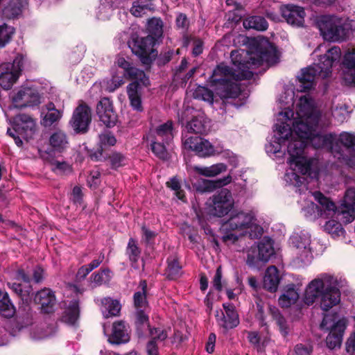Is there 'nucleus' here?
Instances as JSON below:
<instances>
[{"mask_svg": "<svg viewBox=\"0 0 355 355\" xmlns=\"http://www.w3.org/2000/svg\"><path fill=\"white\" fill-rule=\"evenodd\" d=\"M243 26L247 29L265 31L268 28V23L261 16H251L243 21Z\"/></svg>", "mask_w": 355, "mask_h": 355, "instance_id": "obj_39", "label": "nucleus"}, {"mask_svg": "<svg viewBox=\"0 0 355 355\" xmlns=\"http://www.w3.org/2000/svg\"><path fill=\"white\" fill-rule=\"evenodd\" d=\"M324 229L327 233L331 234L333 236H340L343 232L341 224L335 220H329L327 221L324 225Z\"/></svg>", "mask_w": 355, "mask_h": 355, "instance_id": "obj_52", "label": "nucleus"}, {"mask_svg": "<svg viewBox=\"0 0 355 355\" xmlns=\"http://www.w3.org/2000/svg\"><path fill=\"white\" fill-rule=\"evenodd\" d=\"M270 312L279 327V329L283 336H286L289 331V325L287 320L282 316L279 310L276 307H270Z\"/></svg>", "mask_w": 355, "mask_h": 355, "instance_id": "obj_42", "label": "nucleus"}, {"mask_svg": "<svg viewBox=\"0 0 355 355\" xmlns=\"http://www.w3.org/2000/svg\"><path fill=\"white\" fill-rule=\"evenodd\" d=\"M195 171L205 177H215L227 171V166L223 163H218L209 166H195Z\"/></svg>", "mask_w": 355, "mask_h": 355, "instance_id": "obj_37", "label": "nucleus"}, {"mask_svg": "<svg viewBox=\"0 0 355 355\" xmlns=\"http://www.w3.org/2000/svg\"><path fill=\"white\" fill-rule=\"evenodd\" d=\"M24 0H3L0 6V10L5 19L18 17L26 6Z\"/></svg>", "mask_w": 355, "mask_h": 355, "instance_id": "obj_23", "label": "nucleus"}, {"mask_svg": "<svg viewBox=\"0 0 355 355\" xmlns=\"http://www.w3.org/2000/svg\"><path fill=\"white\" fill-rule=\"evenodd\" d=\"M194 96L196 98L201 99L209 103H213L214 94L209 89L204 87H199L194 92Z\"/></svg>", "mask_w": 355, "mask_h": 355, "instance_id": "obj_53", "label": "nucleus"}, {"mask_svg": "<svg viewBox=\"0 0 355 355\" xmlns=\"http://www.w3.org/2000/svg\"><path fill=\"white\" fill-rule=\"evenodd\" d=\"M141 86L137 82L130 83L127 87V93L131 106L137 111L142 110L140 94Z\"/></svg>", "mask_w": 355, "mask_h": 355, "instance_id": "obj_34", "label": "nucleus"}, {"mask_svg": "<svg viewBox=\"0 0 355 355\" xmlns=\"http://www.w3.org/2000/svg\"><path fill=\"white\" fill-rule=\"evenodd\" d=\"M150 10L148 5H143L139 1H135L132 8H130V12L137 17H141L146 13V11Z\"/></svg>", "mask_w": 355, "mask_h": 355, "instance_id": "obj_57", "label": "nucleus"}, {"mask_svg": "<svg viewBox=\"0 0 355 355\" xmlns=\"http://www.w3.org/2000/svg\"><path fill=\"white\" fill-rule=\"evenodd\" d=\"M130 340L128 327L123 321H116L112 324V334L108 341L112 344L119 345L125 343Z\"/></svg>", "mask_w": 355, "mask_h": 355, "instance_id": "obj_25", "label": "nucleus"}, {"mask_svg": "<svg viewBox=\"0 0 355 355\" xmlns=\"http://www.w3.org/2000/svg\"><path fill=\"white\" fill-rule=\"evenodd\" d=\"M230 58L233 67L220 64L211 77V85L221 98L238 97L241 89L237 81L250 79L253 76L251 69L264 64L268 67L278 60L275 48L268 42L259 45L256 51L250 53L244 50L233 51Z\"/></svg>", "mask_w": 355, "mask_h": 355, "instance_id": "obj_1", "label": "nucleus"}, {"mask_svg": "<svg viewBox=\"0 0 355 355\" xmlns=\"http://www.w3.org/2000/svg\"><path fill=\"white\" fill-rule=\"evenodd\" d=\"M92 121L90 107L85 103H80L74 110L69 123L77 133H84L88 130Z\"/></svg>", "mask_w": 355, "mask_h": 355, "instance_id": "obj_15", "label": "nucleus"}, {"mask_svg": "<svg viewBox=\"0 0 355 355\" xmlns=\"http://www.w3.org/2000/svg\"><path fill=\"white\" fill-rule=\"evenodd\" d=\"M279 283V275L277 268L274 266H269L263 277V287L270 292H275L277 289Z\"/></svg>", "mask_w": 355, "mask_h": 355, "instance_id": "obj_33", "label": "nucleus"}, {"mask_svg": "<svg viewBox=\"0 0 355 355\" xmlns=\"http://www.w3.org/2000/svg\"><path fill=\"white\" fill-rule=\"evenodd\" d=\"M222 229L226 232L223 239L225 241H236L239 235L248 234L251 239L257 238L262 234V228L256 223L252 214L242 211H234L225 221Z\"/></svg>", "mask_w": 355, "mask_h": 355, "instance_id": "obj_5", "label": "nucleus"}, {"mask_svg": "<svg viewBox=\"0 0 355 355\" xmlns=\"http://www.w3.org/2000/svg\"><path fill=\"white\" fill-rule=\"evenodd\" d=\"M49 143L54 152L62 153L68 148L69 139L64 131L58 130L51 135Z\"/></svg>", "mask_w": 355, "mask_h": 355, "instance_id": "obj_30", "label": "nucleus"}, {"mask_svg": "<svg viewBox=\"0 0 355 355\" xmlns=\"http://www.w3.org/2000/svg\"><path fill=\"white\" fill-rule=\"evenodd\" d=\"M291 241L297 249L302 250V252L300 253L301 261L305 263L310 262L312 255L309 248V239L306 238L302 239L301 236L295 235L291 238Z\"/></svg>", "mask_w": 355, "mask_h": 355, "instance_id": "obj_31", "label": "nucleus"}, {"mask_svg": "<svg viewBox=\"0 0 355 355\" xmlns=\"http://www.w3.org/2000/svg\"><path fill=\"white\" fill-rule=\"evenodd\" d=\"M223 306L225 309V313L223 312L219 313L217 311L216 314L219 325L226 329L236 327L239 323V320L234 306L232 304H223Z\"/></svg>", "mask_w": 355, "mask_h": 355, "instance_id": "obj_22", "label": "nucleus"}, {"mask_svg": "<svg viewBox=\"0 0 355 355\" xmlns=\"http://www.w3.org/2000/svg\"><path fill=\"white\" fill-rule=\"evenodd\" d=\"M109 159L111 166L114 168H117L125 164L126 159L120 153H114L110 156Z\"/></svg>", "mask_w": 355, "mask_h": 355, "instance_id": "obj_59", "label": "nucleus"}, {"mask_svg": "<svg viewBox=\"0 0 355 355\" xmlns=\"http://www.w3.org/2000/svg\"><path fill=\"white\" fill-rule=\"evenodd\" d=\"M12 101L15 107H31L40 103V96L34 89L26 87L20 89L12 97Z\"/></svg>", "mask_w": 355, "mask_h": 355, "instance_id": "obj_19", "label": "nucleus"}, {"mask_svg": "<svg viewBox=\"0 0 355 355\" xmlns=\"http://www.w3.org/2000/svg\"><path fill=\"white\" fill-rule=\"evenodd\" d=\"M173 138V123L171 121L152 128L147 135V139L149 141H163L166 144H168Z\"/></svg>", "mask_w": 355, "mask_h": 355, "instance_id": "obj_21", "label": "nucleus"}, {"mask_svg": "<svg viewBox=\"0 0 355 355\" xmlns=\"http://www.w3.org/2000/svg\"><path fill=\"white\" fill-rule=\"evenodd\" d=\"M7 286L11 288L18 296H19L23 300H26V292L22 291L21 286L17 283L8 282Z\"/></svg>", "mask_w": 355, "mask_h": 355, "instance_id": "obj_62", "label": "nucleus"}, {"mask_svg": "<svg viewBox=\"0 0 355 355\" xmlns=\"http://www.w3.org/2000/svg\"><path fill=\"white\" fill-rule=\"evenodd\" d=\"M14 33L15 29L13 27L6 24L0 25V48L4 47L10 42Z\"/></svg>", "mask_w": 355, "mask_h": 355, "instance_id": "obj_50", "label": "nucleus"}, {"mask_svg": "<svg viewBox=\"0 0 355 355\" xmlns=\"http://www.w3.org/2000/svg\"><path fill=\"white\" fill-rule=\"evenodd\" d=\"M14 130L25 139H31L36 131V122L31 116L19 114L15 116Z\"/></svg>", "mask_w": 355, "mask_h": 355, "instance_id": "obj_17", "label": "nucleus"}, {"mask_svg": "<svg viewBox=\"0 0 355 355\" xmlns=\"http://www.w3.org/2000/svg\"><path fill=\"white\" fill-rule=\"evenodd\" d=\"M27 58L17 54L12 63L6 62L0 65V85L4 89H10L19 76Z\"/></svg>", "mask_w": 355, "mask_h": 355, "instance_id": "obj_10", "label": "nucleus"}, {"mask_svg": "<svg viewBox=\"0 0 355 355\" xmlns=\"http://www.w3.org/2000/svg\"><path fill=\"white\" fill-rule=\"evenodd\" d=\"M166 185L175 192V195L178 199L183 201L184 200V193L183 191L180 189V182L176 178L170 179V180L166 182Z\"/></svg>", "mask_w": 355, "mask_h": 355, "instance_id": "obj_58", "label": "nucleus"}, {"mask_svg": "<svg viewBox=\"0 0 355 355\" xmlns=\"http://www.w3.org/2000/svg\"><path fill=\"white\" fill-rule=\"evenodd\" d=\"M347 284L345 279L321 274L306 286L304 302L307 305H311L320 297L321 309L327 311L340 302V290Z\"/></svg>", "mask_w": 355, "mask_h": 355, "instance_id": "obj_4", "label": "nucleus"}, {"mask_svg": "<svg viewBox=\"0 0 355 355\" xmlns=\"http://www.w3.org/2000/svg\"><path fill=\"white\" fill-rule=\"evenodd\" d=\"M294 112L289 108H285L278 114L277 122L275 125V139L266 145V151L270 155L275 157H283L284 150H282V146L288 142L287 146L292 140H296L292 124Z\"/></svg>", "mask_w": 355, "mask_h": 355, "instance_id": "obj_7", "label": "nucleus"}, {"mask_svg": "<svg viewBox=\"0 0 355 355\" xmlns=\"http://www.w3.org/2000/svg\"><path fill=\"white\" fill-rule=\"evenodd\" d=\"M339 219L344 223H349L355 219V207L342 205L336 211Z\"/></svg>", "mask_w": 355, "mask_h": 355, "instance_id": "obj_47", "label": "nucleus"}, {"mask_svg": "<svg viewBox=\"0 0 355 355\" xmlns=\"http://www.w3.org/2000/svg\"><path fill=\"white\" fill-rule=\"evenodd\" d=\"M115 143V137L107 130L99 135V144L101 150L107 147L114 146Z\"/></svg>", "mask_w": 355, "mask_h": 355, "instance_id": "obj_55", "label": "nucleus"}, {"mask_svg": "<svg viewBox=\"0 0 355 355\" xmlns=\"http://www.w3.org/2000/svg\"><path fill=\"white\" fill-rule=\"evenodd\" d=\"M117 67L123 70L124 78L130 80H133L141 85L147 86L149 84V80L146 77L144 71L140 70L133 66L132 63L126 60L123 57H118L115 61Z\"/></svg>", "mask_w": 355, "mask_h": 355, "instance_id": "obj_16", "label": "nucleus"}, {"mask_svg": "<svg viewBox=\"0 0 355 355\" xmlns=\"http://www.w3.org/2000/svg\"><path fill=\"white\" fill-rule=\"evenodd\" d=\"M96 114L101 122L107 127L114 126L117 121V114L113 109L109 98H103L96 105Z\"/></svg>", "mask_w": 355, "mask_h": 355, "instance_id": "obj_18", "label": "nucleus"}, {"mask_svg": "<svg viewBox=\"0 0 355 355\" xmlns=\"http://www.w3.org/2000/svg\"><path fill=\"white\" fill-rule=\"evenodd\" d=\"M41 124L44 127H50L58 122L62 116V112L55 108L53 103L45 105L42 112Z\"/></svg>", "mask_w": 355, "mask_h": 355, "instance_id": "obj_27", "label": "nucleus"}, {"mask_svg": "<svg viewBox=\"0 0 355 355\" xmlns=\"http://www.w3.org/2000/svg\"><path fill=\"white\" fill-rule=\"evenodd\" d=\"M165 274L170 279H176L181 276L182 267L175 258L168 259V267Z\"/></svg>", "mask_w": 355, "mask_h": 355, "instance_id": "obj_46", "label": "nucleus"}, {"mask_svg": "<svg viewBox=\"0 0 355 355\" xmlns=\"http://www.w3.org/2000/svg\"><path fill=\"white\" fill-rule=\"evenodd\" d=\"M35 302L41 306L42 310L45 313L52 311L55 304V297L53 292L49 288H44L38 291L35 296Z\"/></svg>", "mask_w": 355, "mask_h": 355, "instance_id": "obj_26", "label": "nucleus"}, {"mask_svg": "<svg viewBox=\"0 0 355 355\" xmlns=\"http://www.w3.org/2000/svg\"><path fill=\"white\" fill-rule=\"evenodd\" d=\"M282 17L288 24L301 26L304 21L305 12L302 7L294 5H284L280 8Z\"/></svg>", "mask_w": 355, "mask_h": 355, "instance_id": "obj_20", "label": "nucleus"}, {"mask_svg": "<svg viewBox=\"0 0 355 355\" xmlns=\"http://www.w3.org/2000/svg\"><path fill=\"white\" fill-rule=\"evenodd\" d=\"M345 328V320H339L333 324L326 338V345L328 348L334 349L340 347Z\"/></svg>", "mask_w": 355, "mask_h": 355, "instance_id": "obj_24", "label": "nucleus"}, {"mask_svg": "<svg viewBox=\"0 0 355 355\" xmlns=\"http://www.w3.org/2000/svg\"><path fill=\"white\" fill-rule=\"evenodd\" d=\"M318 26L324 39L333 42L345 40L349 30L346 19L334 15L322 17Z\"/></svg>", "mask_w": 355, "mask_h": 355, "instance_id": "obj_8", "label": "nucleus"}, {"mask_svg": "<svg viewBox=\"0 0 355 355\" xmlns=\"http://www.w3.org/2000/svg\"><path fill=\"white\" fill-rule=\"evenodd\" d=\"M162 21L158 18H152L148 21V30L150 35H152L157 40L162 37L163 33Z\"/></svg>", "mask_w": 355, "mask_h": 355, "instance_id": "obj_49", "label": "nucleus"}, {"mask_svg": "<svg viewBox=\"0 0 355 355\" xmlns=\"http://www.w3.org/2000/svg\"><path fill=\"white\" fill-rule=\"evenodd\" d=\"M334 146H337V152L334 157L341 163L350 166L355 164V133L343 132L338 137L336 136Z\"/></svg>", "mask_w": 355, "mask_h": 355, "instance_id": "obj_9", "label": "nucleus"}, {"mask_svg": "<svg viewBox=\"0 0 355 355\" xmlns=\"http://www.w3.org/2000/svg\"><path fill=\"white\" fill-rule=\"evenodd\" d=\"M232 180L231 175L217 180H201L196 183V189L201 193H209L215 189L227 185Z\"/></svg>", "mask_w": 355, "mask_h": 355, "instance_id": "obj_28", "label": "nucleus"}, {"mask_svg": "<svg viewBox=\"0 0 355 355\" xmlns=\"http://www.w3.org/2000/svg\"><path fill=\"white\" fill-rule=\"evenodd\" d=\"M320 112L314 101L308 96L299 98L296 104L295 113L293 117L292 125L296 140L290 143H303V153L306 155L305 147L311 143L315 148H327L334 155L337 146H334L336 135L320 134L318 131Z\"/></svg>", "mask_w": 355, "mask_h": 355, "instance_id": "obj_2", "label": "nucleus"}, {"mask_svg": "<svg viewBox=\"0 0 355 355\" xmlns=\"http://www.w3.org/2000/svg\"><path fill=\"white\" fill-rule=\"evenodd\" d=\"M185 148L191 150L200 157H209L221 153V148L213 146L209 141L200 137H189L183 141Z\"/></svg>", "mask_w": 355, "mask_h": 355, "instance_id": "obj_14", "label": "nucleus"}, {"mask_svg": "<svg viewBox=\"0 0 355 355\" xmlns=\"http://www.w3.org/2000/svg\"><path fill=\"white\" fill-rule=\"evenodd\" d=\"M345 349L349 355H355V331L348 338L345 344Z\"/></svg>", "mask_w": 355, "mask_h": 355, "instance_id": "obj_63", "label": "nucleus"}, {"mask_svg": "<svg viewBox=\"0 0 355 355\" xmlns=\"http://www.w3.org/2000/svg\"><path fill=\"white\" fill-rule=\"evenodd\" d=\"M303 143H289L288 146L287 164L289 168L286 171L284 180L289 184L300 187L304 182V175H310L313 159L308 158L303 153Z\"/></svg>", "mask_w": 355, "mask_h": 355, "instance_id": "obj_6", "label": "nucleus"}, {"mask_svg": "<svg viewBox=\"0 0 355 355\" xmlns=\"http://www.w3.org/2000/svg\"><path fill=\"white\" fill-rule=\"evenodd\" d=\"M312 194L319 206L312 202L308 203L307 206L302 209L306 217L329 218L336 214V206L329 198L320 191H315Z\"/></svg>", "mask_w": 355, "mask_h": 355, "instance_id": "obj_11", "label": "nucleus"}, {"mask_svg": "<svg viewBox=\"0 0 355 355\" xmlns=\"http://www.w3.org/2000/svg\"><path fill=\"white\" fill-rule=\"evenodd\" d=\"M0 312L6 317H12L15 309L10 302L8 294L0 289Z\"/></svg>", "mask_w": 355, "mask_h": 355, "instance_id": "obj_40", "label": "nucleus"}, {"mask_svg": "<svg viewBox=\"0 0 355 355\" xmlns=\"http://www.w3.org/2000/svg\"><path fill=\"white\" fill-rule=\"evenodd\" d=\"M156 42L155 37L152 35H147L144 37H136L132 39L130 47L135 55H138L144 64H148L154 56L153 46Z\"/></svg>", "mask_w": 355, "mask_h": 355, "instance_id": "obj_13", "label": "nucleus"}, {"mask_svg": "<svg viewBox=\"0 0 355 355\" xmlns=\"http://www.w3.org/2000/svg\"><path fill=\"white\" fill-rule=\"evenodd\" d=\"M101 311L105 318L116 316L121 310V305L117 300L110 297H105L101 300Z\"/></svg>", "mask_w": 355, "mask_h": 355, "instance_id": "obj_35", "label": "nucleus"}, {"mask_svg": "<svg viewBox=\"0 0 355 355\" xmlns=\"http://www.w3.org/2000/svg\"><path fill=\"white\" fill-rule=\"evenodd\" d=\"M299 293L294 285L286 287L284 293L279 298V304L282 307H289L295 304L299 298Z\"/></svg>", "mask_w": 355, "mask_h": 355, "instance_id": "obj_36", "label": "nucleus"}, {"mask_svg": "<svg viewBox=\"0 0 355 355\" xmlns=\"http://www.w3.org/2000/svg\"><path fill=\"white\" fill-rule=\"evenodd\" d=\"M124 76L116 69H113L112 78L105 83V88L109 92H113L117 88L124 84Z\"/></svg>", "mask_w": 355, "mask_h": 355, "instance_id": "obj_41", "label": "nucleus"}, {"mask_svg": "<svg viewBox=\"0 0 355 355\" xmlns=\"http://www.w3.org/2000/svg\"><path fill=\"white\" fill-rule=\"evenodd\" d=\"M150 333L152 336L151 340H154L155 343L156 341H163L168 336L166 331L160 328L150 329Z\"/></svg>", "mask_w": 355, "mask_h": 355, "instance_id": "obj_60", "label": "nucleus"}, {"mask_svg": "<svg viewBox=\"0 0 355 355\" xmlns=\"http://www.w3.org/2000/svg\"><path fill=\"white\" fill-rule=\"evenodd\" d=\"M234 200L227 189H223L212 196L211 214L218 217L227 214L234 207Z\"/></svg>", "mask_w": 355, "mask_h": 355, "instance_id": "obj_12", "label": "nucleus"}, {"mask_svg": "<svg viewBox=\"0 0 355 355\" xmlns=\"http://www.w3.org/2000/svg\"><path fill=\"white\" fill-rule=\"evenodd\" d=\"M187 129L189 132L202 134L208 130V122L205 115L202 112H198L187 123Z\"/></svg>", "mask_w": 355, "mask_h": 355, "instance_id": "obj_32", "label": "nucleus"}, {"mask_svg": "<svg viewBox=\"0 0 355 355\" xmlns=\"http://www.w3.org/2000/svg\"><path fill=\"white\" fill-rule=\"evenodd\" d=\"M140 291H137L133 296L134 305L137 309H148V303L146 300L147 284L145 280L141 281L139 284Z\"/></svg>", "mask_w": 355, "mask_h": 355, "instance_id": "obj_38", "label": "nucleus"}, {"mask_svg": "<svg viewBox=\"0 0 355 355\" xmlns=\"http://www.w3.org/2000/svg\"><path fill=\"white\" fill-rule=\"evenodd\" d=\"M294 92L292 89H286L279 98V102L284 105L293 104Z\"/></svg>", "mask_w": 355, "mask_h": 355, "instance_id": "obj_64", "label": "nucleus"}, {"mask_svg": "<svg viewBox=\"0 0 355 355\" xmlns=\"http://www.w3.org/2000/svg\"><path fill=\"white\" fill-rule=\"evenodd\" d=\"M51 169L58 173L63 174L67 172L70 171L71 167L70 165L66 162H61L59 160H52L51 161Z\"/></svg>", "mask_w": 355, "mask_h": 355, "instance_id": "obj_56", "label": "nucleus"}, {"mask_svg": "<svg viewBox=\"0 0 355 355\" xmlns=\"http://www.w3.org/2000/svg\"><path fill=\"white\" fill-rule=\"evenodd\" d=\"M126 254L128 256L130 261L132 262V266L134 268H137L135 263L140 258L141 250L137 245V241L132 238L130 239L128 243Z\"/></svg>", "mask_w": 355, "mask_h": 355, "instance_id": "obj_45", "label": "nucleus"}, {"mask_svg": "<svg viewBox=\"0 0 355 355\" xmlns=\"http://www.w3.org/2000/svg\"><path fill=\"white\" fill-rule=\"evenodd\" d=\"M79 316V306L76 301L71 302L64 315V320L66 322L73 324L78 320Z\"/></svg>", "mask_w": 355, "mask_h": 355, "instance_id": "obj_48", "label": "nucleus"}, {"mask_svg": "<svg viewBox=\"0 0 355 355\" xmlns=\"http://www.w3.org/2000/svg\"><path fill=\"white\" fill-rule=\"evenodd\" d=\"M313 54L318 57V61L312 65L302 69L297 76L299 85L297 90L304 92L314 87L317 78H326L331 73L334 62L339 61L341 51L338 46L329 48L325 43L321 44L314 50Z\"/></svg>", "mask_w": 355, "mask_h": 355, "instance_id": "obj_3", "label": "nucleus"}, {"mask_svg": "<svg viewBox=\"0 0 355 355\" xmlns=\"http://www.w3.org/2000/svg\"><path fill=\"white\" fill-rule=\"evenodd\" d=\"M343 65L345 67L343 73L344 80L347 83L355 85V49L345 53Z\"/></svg>", "mask_w": 355, "mask_h": 355, "instance_id": "obj_29", "label": "nucleus"}, {"mask_svg": "<svg viewBox=\"0 0 355 355\" xmlns=\"http://www.w3.org/2000/svg\"><path fill=\"white\" fill-rule=\"evenodd\" d=\"M151 143L152 151L162 159H166L168 158V153L166 148V142L158 141H150Z\"/></svg>", "mask_w": 355, "mask_h": 355, "instance_id": "obj_51", "label": "nucleus"}, {"mask_svg": "<svg viewBox=\"0 0 355 355\" xmlns=\"http://www.w3.org/2000/svg\"><path fill=\"white\" fill-rule=\"evenodd\" d=\"M261 254V261L266 262L274 254V248L271 240L266 239L255 245Z\"/></svg>", "mask_w": 355, "mask_h": 355, "instance_id": "obj_43", "label": "nucleus"}, {"mask_svg": "<svg viewBox=\"0 0 355 355\" xmlns=\"http://www.w3.org/2000/svg\"><path fill=\"white\" fill-rule=\"evenodd\" d=\"M56 328L53 324L37 327L31 333V337L35 340L48 338L55 334Z\"/></svg>", "mask_w": 355, "mask_h": 355, "instance_id": "obj_44", "label": "nucleus"}, {"mask_svg": "<svg viewBox=\"0 0 355 355\" xmlns=\"http://www.w3.org/2000/svg\"><path fill=\"white\" fill-rule=\"evenodd\" d=\"M261 261V254L259 249L255 245H252L248 251L247 263L250 266H254Z\"/></svg>", "mask_w": 355, "mask_h": 355, "instance_id": "obj_54", "label": "nucleus"}, {"mask_svg": "<svg viewBox=\"0 0 355 355\" xmlns=\"http://www.w3.org/2000/svg\"><path fill=\"white\" fill-rule=\"evenodd\" d=\"M109 270H103L101 272L94 273L90 277V286L96 287L102 284L103 282V275L109 273Z\"/></svg>", "mask_w": 355, "mask_h": 355, "instance_id": "obj_61", "label": "nucleus"}]
</instances>
